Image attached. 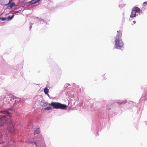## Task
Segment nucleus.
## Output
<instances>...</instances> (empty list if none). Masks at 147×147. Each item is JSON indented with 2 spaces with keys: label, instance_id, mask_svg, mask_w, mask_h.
Segmentation results:
<instances>
[{
  "label": "nucleus",
  "instance_id": "39448f33",
  "mask_svg": "<svg viewBox=\"0 0 147 147\" xmlns=\"http://www.w3.org/2000/svg\"><path fill=\"white\" fill-rule=\"evenodd\" d=\"M8 129L9 131L11 132L13 134L14 132L15 129L13 125H12L11 127H9L8 128Z\"/></svg>",
  "mask_w": 147,
  "mask_h": 147
},
{
  "label": "nucleus",
  "instance_id": "423d86ee",
  "mask_svg": "<svg viewBox=\"0 0 147 147\" xmlns=\"http://www.w3.org/2000/svg\"><path fill=\"white\" fill-rule=\"evenodd\" d=\"M44 104L45 105L44 106H46L48 105H49V107H46L45 108V110H49L52 109V107L51 106V105H49V104H48V103L45 102L44 103Z\"/></svg>",
  "mask_w": 147,
  "mask_h": 147
},
{
  "label": "nucleus",
  "instance_id": "f257e3e1",
  "mask_svg": "<svg viewBox=\"0 0 147 147\" xmlns=\"http://www.w3.org/2000/svg\"><path fill=\"white\" fill-rule=\"evenodd\" d=\"M117 35L115 40V48L120 49L124 46V44L121 39L122 32L120 30L117 31Z\"/></svg>",
  "mask_w": 147,
  "mask_h": 147
},
{
  "label": "nucleus",
  "instance_id": "9b49d317",
  "mask_svg": "<svg viewBox=\"0 0 147 147\" xmlns=\"http://www.w3.org/2000/svg\"><path fill=\"white\" fill-rule=\"evenodd\" d=\"M44 91L45 94L49 96V94H48L49 92V90L47 88H45Z\"/></svg>",
  "mask_w": 147,
  "mask_h": 147
},
{
  "label": "nucleus",
  "instance_id": "f8f14e48",
  "mask_svg": "<svg viewBox=\"0 0 147 147\" xmlns=\"http://www.w3.org/2000/svg\"><path fill=\"white\" fill-rule=\"evenodd\" d=\"M15 3L14 2H12L9 5V7L10 8H12L13 7L15 6Z\"/></svg>",
  "mask_w": 147,
  "mask_h": 147
},
{
  "label": "nucleus",
  "instance_id": "7ed1b4c3",
  "mask_svg": "<svg viewBox=\"0 0 147 147\" xmlns=\"http://www.w3.org/2000/svg\"><path fill=\"white\" fill-rule=\"evenodd\" d=\"M140 11V9L138 7H136L133 8L131 11L130 15V17L133 18L135 17L136 15V12L138 13Z\"/></svg>",
  "mask_w": 147,
  "mask_h": 147
},
{
  "label": "nucleus",
  "instance_id": "6e6552de",
  "mask_svg": "<svg viewBox=\"0 0 147 147\" xmlns=\"http://www.w3.org/2000/svg\"><path fill=\"white\" fill-rule=\"evenodd\" d=\"M40 132V131L39 128H37L34 131V135H36L39 134Z\"/></svg>",
  "mask_w": 147,
  "mask_h": 147
},
{
  "label": "nucleus",
  "instance_id": "a211bd4d",
  "mask_svg": "<svg viewBox=\"0 0 147 147\" xmlns=\"http://www.w3.org/2000/svg\"><path fill=\"white\" fill-rule=\"evenodd\" d=\"M133 22H134V23H135V22H135V21H134Z\"/></svg>",
  "mask_w": 147,
  "mask_h": 147
},
{
  "label": "nucleus",
  "instance_id": "2eb2a0df",
  "mask_svg": "<svg viewBox=\"0 0 147 147\" xmlns=\"http://www.w3.org/2000/svg\"><path fill=\"white\" fill-rule=\"evenodd\" d=\"M147 4V2H144V3L143 4V5L144 6H145Z\"/></svg>",
  "mask_w": 147,
  "mask_h": 147
},
{
  "label": "nucleus",
  "instance_id": "f03ea898",
  "mask_svg": "<svg viewBox=\"0 0 147 147\" xmlns=\"http://www.w3.org/2000/svg\"><path fill=\"white\" fill-rule=\"evenodd\" d=\"M49 105H51L54 109H64L67 107V106L65 105L61 104L58 102H52L51 104H49Z\"/></svg>",
  "mask_w": 147,
  "mask_h": 147
},
{
  "label": "nucleus",
  "instance_id": "f3484780",
  "mask_svg": "<svg viewBox=\"0 0 147 147\" xmlns=\"http://www.w3.org/2000/svg\"><path fill=\"white\" fill-rule=\"evenodd\" d=\"M10 121H11V123L12 124V121H11V119H10Z\"/></svg>",
  "mask_w": 147,
  "mask_h": 147
},
{
  "label": "nucleus",
  "instance_id": "20e7f679",
  "mask_svg": "<svg viewBox=\"0 0 147 147\" xmlns=\"http://www.w3.org/2000/svg\"><path fill=\"white\" fill-rule=\"evenodd\" d=\"M7 119L6 118L5 116H3L0 118V127L3 125L4 124L6 123Z\"/></svg>",
  "mask_w": 147,
  "mask_h": 147
},
{
  "label": "nucleus",
  "instance_id": "ddd939ff",
  "mask_svg": "<svg viewBox=\"0 0 147 147\" xmlns=\"http://www.w3.org/2000/svg\"><path fill=\"white\" fill-rule=\"evenodd\" d=\"M14 15L13 14L11 16H9L8 18V20H11L13 18Z\"/></svg>",
  "mask_w": 147,
  "mask_h": 147
},
{
  "label": "nucleus",
  "instance_id": "4468645a",
  "mask_svg": "<svg viewBox=\"0 0 147 147\" xmlns=\"http://www.w3.org/2000/svg\"><path fill=\"white\" fill-rule=\"evenodd\" d=\"M7 19L6 18H0V19L2 21H5Z\"/></svg>",
  "mask_w": 147,
  "mask_h": 147
},
{
  "label": "nucleus",
  "instance_id": "0eeeda50",
  "mask_svg": "<svg viewBox=\"0 0 147 147\" xmlns=\"http://www.w3.org/2000/svg\"><path fill=\"white\" fill-rule=\"evenodd\" d=\"M1 113H2L5 114H6L8 115L9 117H12L11 115L10 114V113L8 112L7 111H2L0 112Z\"/></svg>",
  "mask_w": 147,
  "mask_h": 147
},
{
  "label": "nucleus",
  "instance_id": "dca6fc26",
  "mask_svg": "<svg viewBox=\"0 0 147 147\" xmlns=\"http://www.w3.org/2000/svg\"><path fill=\"white\" fill-rule=\"evenodd\" d=\"M11 1H12V0H9V2H8V3L7 4H6V5H7V4H9V3H11Z\"/></svg>",
  "mask_w": 147,
  "mask_h": 147
},
{
  "label": "nucleus",
  "instance_id": "1a4fd4ad",
  "mask_svg": "<svg viewBox=\"0 0 147 147\" xmlns=\"http://www.w3.org/2000/svg\"><path fill=\"white\" fill-rule=\"evenodd\" d=\"M40 0H32L29 3L31 4H34L37 3Z\"/></svg>",
  "mask_w": 147,
  "mask_h": 147
},
{
  "label": "nucleus",
  "instance_id": "6ab92c4d",
  "mask_svg": "<svg viewBox=\"0 0 147 147\" xmlns=\"http://www.w3.org/2000/svg\"><path fill=\"white\" fill-rule=\"evenodd\" d=\"M45 147H46L45 146Z\"/></svg>",
  "mask_w": 147,
  "mask_h": 147
},
{
  "label": "nucleus",
  "instance_id": "9d476101",
  "mask_svg": "<svg viewBox=\"0 0 147 147\" xmlns=\"http://www.w3.org/2000/svg\"><path fill=\"white\" fill-rule=\"evenodd\" d=\"M9 99H8V100H9L10 101H13V102H14V103H13V104L15 102H16V99L14 98L13 97H12L9 96Z\"/></svg>",
  "mask_w": 147,
  "mask_h": 147
}]
</instances>
